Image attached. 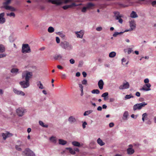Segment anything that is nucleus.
<instances>
[{"instance_id":"obj_1","label":"nucleus","mask_w":156,"mask_h":156,"mask_svg":"<svg viewBox=\"0 0 156 156\" xmlns=\"http://www.w3.org/2000/svg\"><path fill=\"white\" fill-rule=\"evenodd\" d=\"M33 76L32 72L28 71H25L22 73V77L23 79L25 80L20 82V84L21 87L25 88L28 87L30 86L29 80Z\"/></svg>"},{"instance_id":"obj_2","label":"nucleus","mask_w":156,"mask_h":156,"mask_svg":"<svg viewBox=\"0 0 156 156\" xmlns=\"http://www.w3.org/2000/svg\"><path fill=\"white\" fill-rule=\"evenodd\" d=\"M47 1L53 4L60 5L62 3L66 4L69 2H72L73 0H47Z\"/></svg>"},{"instance_id":"obj_3","label":"nucleus","mask_w":156,"mask_h":156,"mask_svg":"<svg viewBox=\"0 0 156 156\" xmlns=\"http://www.w3.org/2000/svg\"><path fill=\"white\" fill-rule=\"evenodd\" d=\"M60 46L62 48L68 50H70L73 48L72 45L66 41L62 42L60 44Z\"/></svg>"},{"instance_id":"obj_4","label":"nucleus","mask_w":156,"mask_h":156,"mask_svg":"<svg viewBox=\"0 0 156 156\" xmlns=\"http://www.w3.org/2000/svg\"><path fill=\"white\" fill-rule=\"evenodd\" d=\"M147 105V103L144 102L136 104L133 106V109L134 111L137 110H140Z\"/></svg>"},{"instance_id":"obj_5","label":"nucleus","mask_w":156,"mask_h":156,"mask_svg":"<svg viewBox=\"0 0 156 156\" xmlns=\"http://www.w3.org/2000/svg\"><path fill=\"white\" fill-rule=\"evenodd\" d=\"M24 156H35V154L29 148H27L22 152Z\"/></svg>"},{"instance_id":"obj_6","label":"nucleus","mask_w":156,"mask_h":156,"mask_svg":"<svg viewBox=\"0 0 156 156\" xmlns=\"http://www.w3.org/2000/svg\"><path fill=\"white\" fill-rule=\"evenodd\" d=\"M30 51V49L28 44H26L22 45V52L23 53H29Z\"/></svg>"},{"instance_id":"obj_7","label":"nucleus","mask_w":156,"mask_h":156,"mask_svg":"<svg viewBox=\"0 0 156 156\" xmlns=\"http://www.w3.org/2000/svg\"><path fill=\"white\" fill-rule=\"evenodd\" d=\"M16 112L19 116H22L24 115L25 110L23 108H19L17 109Z\"/></svg>"},{"instance_id":"obj_8","label":"nucleus","mask_w":156,"mask_h":156,"mask_svg":"<svg viewBox=\"0 0 156 156\" xmlns=\"http://www.w3.org/2000/svg\"><path fill=\"white\" fill-rule=\"evenodd\" d=\"M81 5V4H77L75 3H73L70 5H66L62 7V8L64 10H66L69 8H71L73 6H76L79 5Z\"/></svg>"},{"instance_id":"obj_9","label":"nucleus","mask_w":156,"mask_h":156,"mask_svg":"<svg viewBox=\"0 0 156 156\" xmlns=\"http://www.w3.org/2000/svg\"><path fill=\"white\" fill-rule=\"evenodd\" d=\"M129 87V83L128 82L126 81V83H123L122 85L120 86L119 88L120 90H123L124 89L128 88Z\"/></svg>"},{"instance_id":"obj_10","label":"nucleus","mask_w":156,"mask_h":156,"mask_svg":"<svg viewBox=\"0 0 156 156\" xmlns=\"http://www.w3.org/2000/svg\"><path fill=\"white\" fill-rule=\"evenodd\" d=\"M5 15L4 12L0 13V24H3L5 22V19L4 17Z\"/></svg>"},{"instance_id":"obj_11","label":"nucleus","mask_w":156,"mask_h":156,"mask_svg":"<svg viewBox=\"0 0 156 156\" xmlns=\"http://www.w3.org/2000/svg\"><path fill=\"white\" fill-rule=\"evenodd\" d=\"M130 30H133L136 28V24L135 21L134 20H132L129 22Z\"/></svg>"},{"instance_id":"obj_12","label":"nucleus","mask_w":156,"mask_h":156,"mask_svg":"<svg viewBox=\"0 0 156 156\" xmlns=\"http://www.w3.org/2000/svg\"><path fill=\"white\" fill-rule=\"evenodd\" d=\"M13 91L15 94L17 95L21 94L23 96L25 95V94L22 91L19 90L16 88L13 89Z\"/></svg>"},{"instance_id":"obj_13","label":"nucleus","mask_w":156,"mask_h":156,"mask_svg":"<svg viewBox=\"0 0 156 156\" xmlns=\"http://www.w3.org/2000/svg\"><path fill=\"white\" fill-rule=\"evenodd\" d=\"M75 33L77 37L81 38H82L84 34L83 31L82 30L78 32H76Z\"/></svg>"},{"instance_id":"obj_14","label":"nucleus","mask_w":156,"mask_h":156,"mask_svg":"<svg viewBox=\"0 0 156 156\" xmlns=\"http://www.w3.org/2000/svg\"><path fill=\"white\" fill-rule=\"evenodd\" d=\"M95 6V4L91 2H88L86 5L87 9H92Z\"/></svg>"},{"instance_id":"obj_15","label":"nucleus","mask_w":156,"mask_h":156,"mask_svg":"<svg viewBox=\"0 0 156 156\" xmlns=\"http://www.w3.org/2000/svg\"><path fill=\"white\" fill-rule=\"evenodd\" d=\"M104 83L102 79L100 80L98 82V85L99 88L102 90L103 89Z\"/></svg>"},{"instance_id":"obj_16","label":"nucleus","mask_w":156,"mask_h":156,"mask_svg":"<svg viewBox=\"0 0 156 156\" xmlns=\"http://www.w3.org/2000/svg\"><path fill=\"white\" fill-rule=\"evenodd\" d=\"M4 9L11 11H15L16 10V9L11 6H5Z\"/></svg>"},{"instance_id":"obj_17","label":"nucleus","mask_w":156,"mask_h":156,"mask_svg":"<svg viewBox=\"0 0 156 156\" xmlns=\"http://www.w3.org/2000/svg\"><path fill=\"white\" fill-rule=\"evenodd\" d=\"M122 17V15H120L118 16H116L115 17V19L116 20H118L119 23L122 24L123 22V20L121 19V18Z\"/></svg>"},{"instance_id":"obj_18","label":"nucleus","mask_w":156,"mask_h":156,"mask_svg":"<svg viewBox=\"0 0 156 156\" xmlns=\"http://www.w3.org/2000/svg\"><path fill=\"white\" fill-rule=\"evenodd\" d=\"M127 151L128 154H132L134 152V150L132 148L129 147L127 149Z\"/></svg>"},{"instance_id":"obj_19","label":"nucleus","mask_w":156,"mask_h":156,"mask_svg":"<svg viewBox=\"0 0 156 156\" xmlns=\"http://www.w3.org/2000/svg\"><path fill=\"white\" fill-rule=\"evenodd\" d=\"M68 121L71 123H72L76 121V119L73 116H70L68 119Z\"/></svg>"},{"instance_id":"obj_20","label":"nucleus","mask_w":156,"mask_h":156,"mask_svg":"<svg viewBox=\"0 0 156 156\" xmlns=\"http://www.w3.org/2000/svg\"><path fill=\"white\" fill-rule=\"evenodd\" d=\"M49 140L52 143L55 144L57 143V139L55 137L51 136L49 138Z\"/></svg>"},{"instance_id":"obj_21","label":"nucleus","mask_w":156,"mask_h":156,"mask_svg":"<svg viewBox=\"0 0 156 156\" xmlns=\"http://www.w3.org/2000/svg\"><path fill=\"white\" fill-rule=\"evenodd\" d=\"M58 143L60 145H64L67 144V141L62 139L58 140Z\"/></svg>"},{"instance_id":"obj_22","label":"nucleus","mask_w":156,"mask_h":156,"mask_svg":"<svg viewBox=\"0 0 156 156\" xmlns=\"http://www.w3.org/2000/svg\"><path fill=\"white\" fill-rule=\"evenodd\" d=\"M129 115L128 112V111H125L123 115V116L122 117V119L124 120H127L128 119V116Z\"/></svg>"},{"instance_id":"obj_23","label":"nucleus","mask_w":156,"mask_h":156,"mask_svg":"<svg viewBox=\"0 0 156 156\" xmlns=\"http://www.w3.org/2000/svg\"><path fill=\"white\" fill-rule=\"evenodd\" d=\"M130 17L132 18H136L138 17L136 12L134 11H132L130 14Z\"/></svg>"},{"instance_id":"obj_24","label":"nucleus","mask_w":156,"mask_h":156,"mask_svg":"<svg viewBox=\"0 0 156 156\" xmlns=\"http://www.w3.org/2000/svg\"><path fill=\"white\" fill-rule=\"evenodd\" d=\"M72 144L74 146L76 147H80L81 146L80 143L79 142L76 141H74L72 142Z\"/></svg>"},{"instance_id":"obj_25","label":"nucleus","mask_w":156,"mask_h":156,"mask_svg":"<svg viewBox=\"0 0 156 156\" xmlns=\"http://www.w3.org/2000/svg\"><path fill=\"white\" fill-rule=\"evenodd\" d=\"M62 58V56L60 54L56 55L54 56V58L55 60H59Z\"/></svg>"},{"instance_id":"obj_26","label":"nucleus","mask_w":156,"mask_h":156,"mask_svg":"<svg viewBox=\"0 0 156 156\" xmlns=\"http://www.w3.org/2000/svg\"><path fill=\"white\" fill-rule=\"evenodd\" d=\"M97 143L101 146H102L105 145V143L100 138H98L97 140Z\"/></svg>"},{"instance_id":"obj_27","label":"nucleus","mask_w":156,"mask_h":156,"mask_svg":"<svg viewBox=\"0 0 156 156\" xmlns=\"http://www.w3.org/2000/svg\"><path fill=\"white\" fill-rule=\"evenodd\" d=\"M36 83L37 84V86L40 89H43L44 88L43 85L40 81H37Z\"/></svg>"},{"instance_id":"obj_28","label":"nucleus","mask_w":156,"mask_h":156,"mask_svg":"<svg viewBox=\"0 0 156 156\" xmlns=\"http://www.w3.org/2000/svg\"><path fill=\"white\" fill-rule=\"evenodd\" d=\"M66 150H69V152L72 154H76V152L74 151V149H73L71 147H67L66 148Z\"/></svg>"},{"instance_id":"obj_29","label":"nucleus","mask_w":156,"mask_h":156,"mask_svg":"<svg viewBox=\"0 0 156 156\" xmlns=\"http://www.w3.org/2000/svg\"><path fill=\"white\" fill-rule=\"evenodd\" d=\"M9 134H10L8 132L6 133H2V136H3V139H4V140H5L7 137H9Z\"/></svg>"},{"instance_id":"obj_30","label":"nucleus","mask_w":156,"mask_h":156,"mask_svg":"<svg viewBox=\"0 0 156 156\" xmlns=\"http://www.w3.org/2000/svg\"><path fill=\"white\" fill-rule=\"evenodd\" d=\"M39 125L43 127L48 128V125L47 124H44V122L41 121H39Z\"/></svg>"},{"instance_id":"obj_31","label":"nucleus","mask_w":156,"mask_h":156,"mask_svg":"<svg viewBox=\"0 0 156 156\" xmlns=\"http://www.w3.org/2000/svg\"><path fill=\"white\" fill-rule=\"evenodd\" d=\"M56 34L59 35L62 38L64 39L65 37V35L62 32H58L56 33Z\"/></svg>"},{"instance_id":"obj_32","label":"nucleus","mask_w":156,"mask_h":156,"mask_svg":"<svg viewBox=\"0 0 156 156\" xmlns=\"http://www.w3.org/2000/svg\"><path fill=\"white\" fill-rule=\"evenodd\" d=\"M108 92H105L102 94L101 95V97L104 98V100H106V98L108 97Z\"/></svg>"},{"instance_id":"obj_33","label":"nucleus","mask_w":156,"mask_h":156,"mask_svg":"<svg viewBox=\"0 0 156 156\" xmlns=\"http://www.w3.org/2000/svg\"><path fill=\"white\" fill-rule=\"evenodd\" d=\"M5 51V48L2 44H0V52L2 53Z\"/></svg>"},{"instance_id":"obj_34","label":"nucleus","mask_w":156,"mask_h":156,"mask_svg":"<svg viewBox=\"0 0 156 156\" xmlns=\"http://www.w3.org/2000/svg\"><path fill=\"white\" fill-rule=\"evenodd\" d=\"M116 55V53L115 51H112L109 54V56L110 58L114 57Z\"/></svg>"},{"instance_id":"obj_35","label":"nucleus","mask_w":156,"mask_h":156,"mask_svg":"<svg viewBox=\"0 0 156 156\" xmlns=\"http://www.w3.org/2000/svg\"><path fill=\"white\" fill-rule=\"evenodd\" d=\"M93 112V111L92 110H90L89 111H85L84 113H83V115L84 116H86L87 115L91 113H92Z\"/></svg>"},{"instance_id":"obj_36","label":"nucleus","mask_w":156,"mask_h":156,"mask_svg":"<svg viewBox=\"0 0 156 156\" xmlns=\"http://www.w3.org/2000/svg\"><path fill=\"white\" fill-rule=\"evenodd\" d=\"M93 94H98L100 93V91L98 89H94L91 91Z\"/></svg>"},{"instance_id":"obj_37","label":"nucleus","mask_w":156,"mask_h":156,"mask_svg":"<svg viewBox=\"0 0 156 156\" xmlns=\"http://www.w3.org/2000/svg\"><path fill=\"white\" fill-rule=\"evenodd\" d=\"M48 30L49 33H52L54 32L55 30L53 27H48Z\"/></svg>"},{"instance_id":"obj_38","label":"nucleus","mask_w":156,"mask_h":156,"mask_svg":"<svg viewBox=\"0 0 156 156\" xmlns=\"http://www.w3.org/2000/svg\"><path fill=\"white\" fill-rule=\"evenodd\" d=\"M140 90H143L145 91H147L150 90L151 89L147 88V87L146 86L144 85L141 89H140Z\"/></svg>"},{"instance_id":"obj_39","label":"nucleus","mask_w":156,"mask_h":156,"mask_svg":"<svg viewBox=\"0 0 156 156\" xmlns=\"http://www.w3.org/2000/svg\"><path fill=\"white\" fill-rule=\"evenodd\" d=\"M134 98V96H133L131 94L129 95H126L125 97L126 100L129 99L130 98Z\"/></svg>"},{"instance_id":"obj_40","label":"nucleus","mask_w":156,"mask_h":156,"mask_svg":"<svg viewBox=\"0 0 156 156\" xmlns=\"http://www.w3.org/2000/svg\"><path fill=\"white\" fill-rule=\"evenodd\" d=\"M19 69L17 68H12L11 70V72L12 73H17L18 72Z\"/></svg>"},{"instance_id":"obj_41","label":"nucleus","mask_w":156,"mask_h":156,"mask_svg":"<svg viewBox=\"0 0 156 156\" xmlns=\"http://www.w3.org/2000/svg\"><path fill=\"white\" fill-rule=\"evenodd\" d=\"M121 61L122 62V64L123 65H127L128 63V61L126 62V60L124 58H123L122 59Z\"/></svg>"},{"instance_id":"obj_42","label":"nucleus","mask_w":156,"mask_h":156,"mask_svg":"<svg viewBox=\"0 0 156 156\" xmlns=\"http://www.w3.org/2000/svg\"><path fill=\"white\" fill-rule=\"evenodd\" d=\"M87 9V7L86 6H84L82 8L81 12H83L85 13L86 12Z\"/></svg>"},{"instance_id":"obj_43","label":"nucleus","mask_w":156,"mask_h":156,"mask_svg":"<svg viewBox=\"0 0 156 156\" xmlns=\"http://www.w3.org/2000/svg\"><path fill=\"white\" fill-rule=\"evenodd\" d=\"M113 13L114 14V16L115 17L116 16H118L121 15L120 14V12L118 11H115L113 12Z\"/></svg>"},{"instance_id":"obj_44","label":"nucleus","mask_w":156,"mask_h":156,"mask_svg":"<svg viewBox=\"0 0 156 156\" xmlns=\"http://www.w3.org/2000/svg\"><path fill=\"white\" fill-rule=\"evenodd\" d=\"M7 16H9L10 17L11 16H13L14 17L15 16V14L14 12H11L9 13H7Z\"/></svg>"},{"instance_id":"obj_45","label":"nucleus","mask_w":156,"mask_h":156,"mask_svg":"<svg viewBox=\"0 0 156 156\" xmlns=\"http://www.w3.org/2000/svg\"><path fill=\"white\" fill-rule=\"evenodd\" d=\"M17 143L18 144L16 145H18L19 147H21L23 146V144H22V142L20 140H17Z\"/></svg>"},{"instance_id":"obj_46","label":"nucleus","mask_w":156,"mask_h":156,"mask_svg":"<svg viewBox=\"0 0 156 156\" xmlns=\"http://www.w3.org/2000/svg\"><path fill=\"white\" fill-rule=\"evenodd\" d=\"M20 147L18 145H15V148L16 149L19 151H22V149L19 147Z\"/></svg>"},{"instance_id":"obj_47","label":"nucleus","mask_w":156,"mask_h":156,"mask_svg":"<svg viewBox=\"0 0 156 156\" xmlns=\"http://www.w3.org/2000/svg\"><path fill=\"white\" fill-rule=\"evenodd\" d=\"M147 114L146 113L143 114L142 115V117L146 119L147 117Z\"/></svg>"},{"instance_id":"obj_48","label":"nucleus","mask_w":156,"mask_h":156,"mask_svg":"<svg viewBox=\"0 0 156 156\" xmlns=\"http://www.w3.org/2000/svg\"><path fill=\"white\" fill-rule=\"evenodd\" d=\"M87 125V122L85 121L83 122L82 124V127L83 129H84L86 127V125Z\"/></svg>"},{"instance_id":"obj_49","label":"nucleus","mask_w":156,"mask_h":156,"mask_svg":"<svg viewBox=\"0 0 156 156\" xmlns=\"http://www.w3.org/2000/svg\"><path fill=\"white\" fill-rule=\"evenodd\" d=\"M69 62L71 64H73L75 63V60L73 58H71L69 60Z\"/></svg>"},{"instance_id":"obj_50","label":"nucleus","mask_w":156,"mask_h":156,"mask_svg":"<svg viewBox=\"0 0 156 156\" xmlns=\"http://www.w3.org/2000/svg\"><path fill=\"white\" fill-rule=\"evenodd\" d=\"M9 39L10 42H12L14 41V39L12 36H10L9 37Z\"/></svg>"},{"instance_id":"obj_51","label":"nucleus","mask_w":156,"mask_h":156,"mask_svg":"<svg viewBox=\"0 0 156 156\" xmlns=\"http://www.w3.org/2000/svg\"><path fill=\"white\" fill-rule=\"evenodd\" d=\"M87 80L85 79H84L82 81V83L83 84V85H86L87 84Z\"/></svg>"},{"instance_id":"obj_52","label":"nucleus","mask_w":156,"mask_h":156,"mask_svg":"<svg viewBox=\"0 0 156 156\" xmlns=\"http://www.w3.org/2000/svg\"><path fill=\"white\" fill-rule=\"evenodd\" d=\"M83 61H80L79 62V65L78 66L79 67H81L83 65Z\"/></svg>"},{"instance_id":"obj_53","label":"nucleus","mask_w":156,"mask_h":156,"mask_svg":"<svg viewBox=\"0 0 156 156\" xmlns=\"http://www.w3.org/2000/svg\"><path fill=\"white\" fill-rule=\"evenodd\" d=\"M102 27H97L96 28V30L98 31H101L102 30Z\"/></svg>"},{"instance_id":"obj_54","label":"nucleus","mask_w":156,"mask_h":156,"mask_svg":"<svg viewBox=\"0 0 156 156\" xmlns=\"http://www.w3.org/2000/svg\"><path fill=\"white\" fill-rule=\"evenodd\" d=\"M147 87V88L151 89L150 87H151V85L150 83H148L146 84L145 85Z\"/></svg>"},{"instance_id":"obj_55","label":"nucleus","mask_w":156,"mask_h":156,"mask_svg":"<svg viewBox=\"0 0 156 156\" xmlns=\"http://www.w3.org/2000/svg\"><path fill=\"white\" fill-rule=\"evenodd\" d=\"M56 42L58 44L60 43V39L58 37H56Z\"/></svg>"},{"instance_id":"obj_56","label":"nucleus","mask_w":156,"mask_h":156,"mask_svg":"<svg viewBox=\"0 0 156 156\" xmlns=\"http://www.w3.org/2000/svg\"><path fill=\"white\" fill-rule=\"evenodd\" d=\"M133 51L132 48H129L128 49V54H129Z\"/></svg>"},{"instance_id":"obj_57","label":"nucleus","mask_w":156,"mask_h":156,"mask_svg":"<svg viewBox=\"0 0 156 156\" xmlns=\"http://www.w3.org/2000/svg\"><path fill=\"white\" fill-rule=\"evenodd\" d=\"M144 82L145 83H148L149 82V80L148 78H146L144 80Z\"/></svg>"},{"instance_id":"obj_58","label":"nucleus","mask_w":156,"mask_h":156,"mask_svg":"<svg viewBox=\"0 0 156 156\" xmlns=\"http://www.w3.org/2000/svg\"><path fill=\"white\" fill-rule=\"evenodd\" d=\"M118 32H115L113 34V36L115 37H117V36L118 35Z\"/></svg>"},{"instance_id":"obj_59","label":"nucleus","mask_w":156,"mask_h":156,"mask_svg":"<svg viewBox=\"0 0 156 156\" xmlns=\"http://www.w3.org/2000/svg\"><path fill=\"white\" fill-rule=\"evenodd\" d=\"M81 5H78V6L76 7V9L77 10H79L80 9H82V7L81 6H80V5H82V3H81Z\"/></svg>"},{"instance_id":"obj_60","label":"nucleus","mask_w":156,"mask_h":156,"mask_svg":"<svg viewBox=\"0 0 156 156\" xmlns=\"http://www.w3.org/2000/svg\"><path fill=\"white\" fill-rule=\"evenodd\" d=\"M114 124L113 122H111L109 124V126L110 127H113Z\"/></svg>"},{"instance_id":"obj_61","label":"nucleus","mask_w":156,"mask_h":156,"mask_svg":"<svg viewBox=\"0 0 156 156\" xmlns=\"http://www.w3.org/2000/svg\"><path fill=\"white\" fill-rule=\"evenodd\" d=\"M115 101V99L113 98H111L109 99V102H112Z\"/></svg>"},{"instance_id":"obj_62","label":"nucleus","mask_w":156,"mask_h":156,"mask_svg":"<svg viewBox=\"0 0 156 156\" xmlns=\"http://www.w3.org/2000/svg\"><path fill=\"white\" fill-rule=\"evenodd\" d=\"M151 4L153 6H154V5H156V1H153L151 3Z\"/></svg>"},{"instance_id":"obj_63","label":"nucleus","mask_w":156,"mask_h":156,"mask_svg":"<svg viewBox=\"0 0 156 156\" xmlns=\"http://www.w3.org/2000/svg\"><path fill=\"white\" fill-rule=\"evenodd\" d=\"M82 74L83 75V76L84 77H85L87 75V74L85 72H82Z\"/></svg>"},{"instance_id":"obj_64","label":"nucleus","mask_w":156,"mask_h":156,"mask_svg":"<svg viewBox=\"0 0 156 156\" xmlns=\"http://www.w3.org/2000/svg\"><path fill=\"white\" fill-rule=\"evenodd\" d=\"M135 95L137 97H140V93L139 92H137L136 93Z\"/></svg>"}]
</instances>
